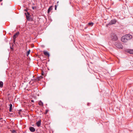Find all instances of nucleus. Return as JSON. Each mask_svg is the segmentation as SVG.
I'll return each mask as SVG.
<instances>
[{"instance_id": "obj_1", "label": "nucleus", "mask_w": 133, "mask_h": 133, "mask_svg": "<svg viewBox=\"0 0 133 133\" xmlns=\"http://www.w3.org/2000/svg\"><path fill=\"white\" fill-rule=\"evenodd\" d=\"M110 39L113 41H116L118 39L116 34L114 33H112L111 34Z\"/></svg>"}, {"instance_id": "obj_2", "label": "nucleus", "mask_w": 133, "mask_h": 133, "mask_svg": "<svg viewBox=\"0 0 133 133\" xmlns=\"http://www.w3.org/2000/svg\"><path fill=\"white\" fill-rule=\"evenodd\" d=\"M124 36L128 41L131 39L132 38V36L131 35L127 34Z\"/></svg>"}, {"instance_id": "obj_3", "label": "nucleus", "mask_w": 133, "mask_h": 133, "mask_svg": "<svg viewBox=\"0 0 133 133\" xmlns=\"http://www.w3.org/2000/svg\"><path fill=\"white\" fill-rule=\"evenodd\" d=\"M116 22L115 19H113L111 20L108 24V25H112L115 24Z\"/></svg>"}, {"instance_id": "obj_4", "label": "nucleus", "mask_w": 133, "mask_h": 133, "mask_svg": "<svg viewBox=\"0 0 133 133\" xmlns=\"http://www.w3.org/2000/svg\"><path fill=\"white\" fill-rule=\"evenodd\" d=\"M121 41L124 43H125L127 42L128 41L126 39V38L124 36H122L121 38Z\"/></svg>"}, {"instance_id": "obj_5", "label": "nucleus", "mask_w": 133, "mask_h": 133, "mask_svg": "<svg viewBox=\"0 0 133 133\" xmlns=\"http://www.w3.org/2000/svg\"><path fill=\"white\" fill-rule=\"evenodd\" d=\"M125 51L129 53L130 54H133V50L130 49H127L125 50Z\"/></svg>"}, {"instance_id": "obj_6", "label": "nucleus", "mask_w": 133, "mask_h": 133, "mask_svg": "<svg viewBox=\"0 0 133 133\" xmlns=\"http://www.w3.org/2000/svg\"><path fill=\"white\" fill-rule=\"evenodd\" d=\"M116 46L118 49H121L123 48V46L121 43H117L116 45Z\"/></svg>"}, {"instance_id": "obj_7", "label": "nucleus", "mask_w": 133, "mask_h": 133, "mask_svg": "<svg viewBox=\"0 0 133 133\" xmlns=\"http://www.w3.org/2000/svg\"><path fill=\"white\" fill-rule=\"evenodd\" d=\"M25 14L26 16V19L28 20H30V18L29 16L30 14L28 12H27L26 13L25 12Z\"/></svg>"}, {"instance_id": "obj_8", "label": "nucleus", "mask_w": 133, "mask_h": 133, "mask_svg": "<svg viewBox=\"0 0 133 133\" xmlns=\"http://www.w3.org/2000/svg\"><path fill=\"white\" fill-rule=\"evenodd\" d=\"M19 33L18 32L16 33L13 36V39H15L18 36Z\"/></svg>"}, {"instance_id": "obj_9", "label": "nucleus", "mask_w": 133, "mask_h": 133, "mask_svg": "<svg viewBox=\"0 0 133 133\" xmlns=\"http://www.w3.org/2000/svg\"><path fill=\"white\" fill-rule=\"evenodd\" d=\"M43 54L46 56L49 57V54L48 52L45 51H43Z\"/></svg>"}, {"instance_id": "obj_10", "label": "nucleus", "mask_w": 133, "mask_h": 133, "mask_svg": "<svg viewBox=\"0 0 133 133\" xmlns=\"http://www.w3.org/2000/svg\"><path fill=\"white\" fill-rule=\"evenodd\" d=\"M29 129L30 131L32 132H34L35 131V129L34 127H31L29 128Z\"/></svg>"}, {"instance_id": "obj_11", "label": "nucleus", "mask_w": 133, "mask_h": 133, "mask_svg": "<svg viewBox=\"0 0 133 133\" xmlns=\"http://www.w3.org/2000/svg\"><path fill=\"white\" fill-rule=\"evenodd\" d=\"M52 6H50L49 8L48 9V13H49L50 11L52 10Z\"/></svg>"}, {"instance_id": "obj_12", "label": "nucleus", "mask_w": 133, "mask_h": 133, "mask_svg": "<svg viewBox=\"0 0 133 133\" xmlns=\"http://www.w3.org/2000/svg\"><path fill=\"white\" fill-rule=\"evenodd\" d=\"M41 124V121H39L36 123V124L38 127H39L40 126Z\"/></svg>"}, {"instance_id": "obj_13", "label": "nucleus", "mask_w": 133, "mask_h": 133, "mask_svg": "<svg viewBox=\"0 0 133 133\" xmlns=\"http://www.w3.org/2000/svg\"><path fill=\"white\" fill-rule=\"evenodd\" d=\"M9 105L10 106L9 111L10 112H11L12 109V105L10 103Z\"/></svg>"}, {"instance_id": "obj_14", "label": "nucleus", "mask_w": 133, "mask_h": 133, "mask_svg": "<svg viewBox=\"0 0 133 133\" xmlns=\"http://www.w3.org/2000/svg\"><path fill=\"white\" fill-rule=\"evenodd\" d=\"M39 105L43 106V103L41 101H40L39 102Z\"/></svg>"}, {"instance_id": "obj_15", "label": "nucleus", "mask_w": 133, "mask_h": 133, "mask_svg": "<svg viewBox=\"0 0 133 133\" xmlns=\"http://www.w3.org/2000/svg\"><path fill=\"white\" fill-rule=\"evenodd\" d=\"M3 83L2 81H0V87L2 88L3 87Z\"/></svg>"}, {"instance_id": "obj_16", "label": "nucleus", "mask_w": 133, "mask_h": 133, "mask_svg": "<svg viewBox=\"0 0 133 133\" xmlns=\"http://www.w3.org/2000/svg\"><path fill=\"white\" fill-rule=\"evenodd\" d=\"M42 78L43 77L42 76H40V77H39L37 78V81H39L41 78Z\"/></svg>"}, {"instance_id": "obj_17", "label": "nucleus", "mask_w": 133, "mask_h": 133, "mask_svg": "<svg viewBox=\"0 0 133 133\" xmlns=\"http://www.w3.org/2000/svg\"><path fill=\"white\" fill-rule=\"evenodd\" d=\"M93 24V23L92 22L89 23H88V25H89L92 26Z\"/></svg>"}, {"instance_id": "obj_18", "label": "nucleus", "mask_w": 133, "mask_h": 133, "mask_svg": "<svg viewBox=\"0 0 133 133\" xmlns=\"http://www.w3.org/2000/svg\"><path fill=\"white\" fill-rule=\"evenodd\" d=\"M30 52V50H29L27 53V56H28Z\"/></svg>"}, {"instance_id": "obj_19", "label": "nucleus", "mask_w": 133, "mask_h": 133, "mask_svg": "<svg viewBox=\"0 0 133 133\" xmlns=\"http://www.w3.org/2000/svg\"><path fill=\"white\" fill-rule=\"evenodd\" d=\"M48 111V110H46L45 112L44 113V114H47Z\"/></svg>"}, {"instance_id": "obj_20", "label": "nucleus", "mask_w": 133, "mask_h": 133, "mask_svg": "<svg viewBox=\"0 0 133 133\" xmlns=\"http://www.w3.org/2000/svg\"><path fill=\"white\" fill-rule=\"evenodd\" d=\"M56 9H57V5H56L55 6V10H56Z\"/></svg>"}, {"instance_id": "obj_21", "label": "nucleus", "mask_w": 133, "mask_h": 133, "mask_svg": "<svg viewBox=\"0 0 133 133\" xmlns=\"http://www.w3.org/2000/svg\"><path fill=\"white\" fill-rule=\"evenodd\" d=\"M35 8V7H32V8L34 10Z\"/></svg>"}, {"instance_id": "obj_22", "label": "nucleus", "mask_w": 133, "mask_h": 133, "mask_svg": "<svg viewBox=\"0 0 133 133\" xmlns=\"http://www.w3.org/2000/svg\"><path fill=\"white\" fill-rule=\"evenodd\" d=\"M31 101L32 102H34V100H31Z\"/></svg>"}, {"instance_id": "obj_23", "label": "nucleus", "mask_w": 133, "mask_h": 133, "mask_svg": "<svg viewBox=\"0 0 133 133\" xmlns=\"http://www.w3.org/2000/svg\"><path fill=\"white\" fill-rule=\"evenodd\" d=\"M15 41V39H14V43Z\"/></svg>"}, {"instance_id": "obj_24", "label": "nucleus", "mask_w": 133, "mask_h": 133, "mask_svg": "<svg viewBox=\"0 0 133 133\" xmlns=\"http://www.w3.org/2000/svg\"><path fill=\"white\" fill-rule=\"evenodd\" d=\"M2 119V118L0 116V119Z\"/></svg>"}, {"instance_id": "obj_25", "label": "nucleus", "mask_w": 133, "mask_h": 133, "mask_svg": "<svg viewBox=\"0 0 133 133\" xmlns=\"http://www.w3.org/2000/svg\"><path fill=\"white\" fill-rule=\"evenodd\" d=\"M25 11H27V9H25Z\"/></svg>"}, {"instance_id": "obj_26", "label": "nucleus", "mask_w": 133, "mask_h": 133, "mask_svg": "<svg viewBox=\"0 0 133 133\" xmlns=\"http://www.w3.org/2000/svg\"><path fill=\"white\" fill-rule=\"evenodd\" d=\"M2 1V0H0V2H1Z\"/></svg>"}, {"instance_id": "obj_27", "label": "nucleus", "mask_w": 133, "mask_h": 133, "mask_svg": "<svg viewBox=\"0 0 133 133\" xmlns=\"http://www.w3.org/2000/svg\"><path fill=\"white\" fill-rule=\"evenodd\" d=\"M58 1L57 2V3H58Z\"/></svg>"}]
</instances>
